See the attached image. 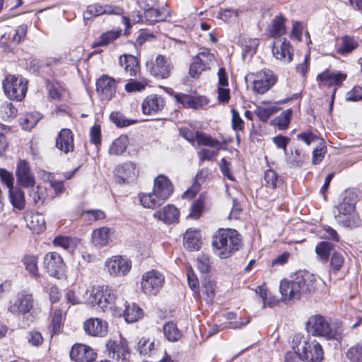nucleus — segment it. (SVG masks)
Returning <instances> with one entry per match:
<instances>
[{
	"instance_id": "obj_1",
	"label": "nucleus",
	"mask_w": 362,
	"mask_h": 362,
	"mask_svg": "<svg viewBox=\"0 0 362 362\" xmlns=\"http://www.w3.org/2000/svg\"><path fill=\"white\" fill-rule=\"evenodd\" d=\"M320 280L308 271H300L291 280H282L279 291L285 300L299 299L303 293L314 291Z\"/></svg>"
},
{
	"instance_id": "obj_2",
	"label": "nucleus",
	"mask_w": 362,
	"mask_h": 362,
	"mask_svg": "<svg viewBox=\"0 0 362 362\" xmlns=\"http://www.w3.org/2000/svg\"><path fill=\"white\" fill-rule=\"evenodd\" d=\"M241 245V235L236 230L230 228L219 229L212 241L214 252L221 259L230 257Z\"/></svg>"
},
{
	"instance_id": "obj_3",
	"label": "nucleus",
	"mask_w": 362,
	"mask_h": 362,
	"mask_svg": "<svg viewBox=\"0 0 362 362\" xmlns=\"http://www.w3.org/2000/svg\"><path fill=\"white\" fill-rule=\"evenodd\" d=\"M93 295L94 306L97 305L103 312L113 317H122L124 300L117 298L112 287L107 285L93 287Z\"/></svg>"
},
{
	"instance_id": "obj_4",
	"label": "nucleus",
	"mask_w": 362,
	"mask_h": 362,
	"mask_svg": "<svg viewBox=\"0 0 362 362\" xmlns=\"http://www.w3.org/2000/svg\"><path fill=\"white\" fill-rule=\"evenodd\" d=\"M292 347L300 360L305 362H320L323 358L321 345L309 334H296L292 340Z\"/></svg>"
},
{
	"instance_id": "obj_5",
	"label": "nucleus",
	"mask_w": 362,
	"mask_h": 362,
	"mask_svg": "<svg viewBox=\"0 0 362 362\" xmlns=\"http://www.w3.org/2000/svg\"><path fill=\"white\" fill-rule=\"evenodd\" d=\"M173 190L172 182H153L152 192H141L138 198L144 208L155 209L171 196Z\"/></svg>"
},
{
	"instance_id": "obj_6",
	"label": "nucleus",
	"mask_w": 362,
	"mask_h": 362,
	"mask_svg": "<svg viewBox=\"0 0 362 362\" xmlns=\"http://www.w3.org/2000/svg\"><path fill=\"white\" fill-rule=\"evenodd\" d=\"M165 281L164 274L156 269L144 272L141 279V289L147 296H155L163 288Z\"/></svg>"
},
{
	"instance_id": "obj_7",
	"label": "nucleus",
	"mask_w": 362,
	"mask_h": 362,
	"mask_svg": "<svg viewBox=\"0 0 362 362\" xmlns=\"http://www.w3.org/2000/svg\"><path fill=\"white\" fill-rule=\"evenodd\" d=\"M247 83L252 85V90L259 94L268 91L276 82V76L270 70H264L256 74L250 73L245 77Z\"/></svg>"
},
{
	"instance_id": "obj_8",
	"label": "nucleus",
	"mask_w": 362,
	"mask_h": 362,
	"mask_svg": "<svg viewBox=\"0 0 362 362\" xmlns=\"http://www.w3.org/2000/svg\"><path fill=\"white\" fill-rule=\"evenodd\" d=\"M2 86L6 95L11 100L21 101L27 92V81L21 76L8 74Z\"/></svg>"
},
{
	"instance_id": "obj_9",
	"label": "nucleus",
	"mask_w": 362,
	"mask_h": 362,
	"mask_svg": "<svg viewBox=\"0 0 362 362\" xmlns=\"http://www.w3.org/2000/svg\"><path fill=\"white\" fill-rule=\"evenodd\" d=\"M216 62L215 54L208 48L202 47L192 59L189 74L193 78H198L203 71L211 69Z\"/></svg>"
},
{
	"instance_id": "obj_10",
	"label": "nucleus",
	"mask_w": 362,
	"mask_h": 362,
	"mask_svg": "<svg viewBox=\"0 0 362 362\" xmlns=\"http://www.w3.org/2000/svg\"><path fill=\"white\" fill-rule=\"evenodd\" d=\"M308 330L314 336L322 337L327 339H339L341 337V333L337 329H333L326 318L321 315H314L309 318Z\"/></svg>"
},
{
	"instance_id": "obj_11",
	"label": "nucleus",
	"mask_w": 362,
	"mask_h": 362,
	"mask_svg": "<svg viewBox=\"0 0 362 362\" xmlns=\"http://www.w3.org/2000/svg\"><path fill=\"white\" fill-rule=\"evenodd\" d=\"M43 265L46 272L51 276L59 279L64 276L66 264L61 255L57 252L47 253L44 257Z\"/></svg>"
},
{
	"instance_id": "obj_12",
	"label": "nucleus",
	"mask_w": 362,
	"mask_h": 362,
	"mask_svg": "<svg viewBox=\"0 0 362 362\" xmlns=\"http://www.w3.org/2000/svg\"><path fill=\"white\" fill-rule=\"evenodd\" d=\"M108 356L117 362H132L128 342L125 339L119 341L110 339L106 344Z\"/></svg>"
},
{
	"instance_id": "obj_13",
	"label": "nucleus",
	"mask_w": 362,
	"mask_h": 362,
	"mask_svg": "<svg viewBox=\"0 0 362 362\" xmlns=\"http://www.w3.org/2000/svg\"><path fill=\"white\" fill-rule=\"evenodd\" d=\"M147 67L153 76L159 79H165L170 76L174 66L169 57L159 54L154 62L147 64Z\"/></svg>"
},
{
	"instance_id": "obj_14",
	"label": "nucleus",
	"mask_w": 362,
	"mask_h": 362,
	"mask_svg": "<svg viewBox=\"0 0 362 362\" xmlns=\"http://www.w3.org/2000/svg\"><path fill=\"white\" fill-rule=\"evenodd\" d=\"M105 265L111 276H123L127 275L131 270L132 261L122 256L116 255L108 258Z\"/></svg>"
},
{
	"instance_id": "obj_15",
	"label": "nucleus",
	"mask_w": 362,
	"mask_h": 362,
	"mask_svg": "<svg viewBox=\"0 0 362 362\" xmlns=\"http://www.w3.org/2000/svg\"><path fill=\"white\" fill-rule=\"evenodd\" d=\"M124 9L119 6L110 4L100 5L98 4H91L87 6L83 13L85 19H90L100 15H117L122 16Z\"/></svg>"
},
{
	"instance_id": "obj_16",
	"label": "nucleus",
	"mask_w": 362,
	"mask_h": 362,
	"mask_svg": "<svg viewBox=\"0 0 362 362\" xmlns=\"http://www.w3.org/2000/svg\"><path fill=\"white\" fill-rule=\"evenodd\" d=\"M272 54L276 59L284 63H289L293 59V50L286 39L279 38L274 41Z\"/></svg>"
},
{
	"instance_id": "obj_17",
	"label": "nucleus",
	"mask_w": 362,
	"mask_h": 362,
	"mask_svg": "<svg viewBox=\"0 0 362 362\" xmlns=\"http://www.w3.org/2000/svg\"><path fill=\"white\" fill-rule=\"evenodd\" d=\"M83 329L90 336L104 337L108 332V323L100 318L91 317L83 322Z\"/></svg>"
},
{
	"instance_id": "obj_18",
	"label": "nucleus",
	"mask_w": 362,
	"mask_h": 362,
	"mask_svg": "<svg viewBox=\"0 0 362 362\" xmlns=\"http://www.w3.org/2000/svg\"><path fill=\"white\" fill-rule=\"evenodd\" d=\"M358 199V191L355 189H347L344 191L338 199L336 206L337 213L356 210V204Z\"/></svg>"
},
{
	"instance_id": "obj_19",
	"label": "nucleus",
	"mask_w": 362,
	"mask_h": 362,
	"mask_svg": "<svg viewBox=\"0 0 362 362\" xmlns=\"http://www.w3.org/2000/svg\"><path fill=\"white\" fill-rule=\"evenodd\" d=\"M116 80L107 76H102L96 82L97 91L102 100H110L116 93Z\"/></svg>"
},
{
	"instance_id": "obj_20",
	"label": "nucleus",
	"mask_w": 362,
	"mask_h": 362,
	"mask_svg": "<svg viewBox=\"0 0 362 362\" xmlns=\"http://www.w3.org/2000/svg\"><path fill=\"white\" fill-rule=\"evenodd\" d=\"M70 357L77 362H93L97 357L96 352L90 346L76 344L70 351Z\"/></svg>"
},
{
	"instance_id": "obj_21",
	"label": "nucleus",
	"mask_w": 362,
	"mask_h": 362,
	"mask_svg": "<svg viewBox=\"0 0 362 362\" xmlns=\"http://www.w3.org/2000/svg\"><path fill=\"white\" fill-rule=\"evenodd\" d=\"M33 298L31 294L21 293L11 304L8 310L15 315H25L29 313L33 308Z\"/></svg>"
},
{
	"instance_id": "obj_22",
	"label": "nucleus",
	"mask_w": 362,
	"mask_h": 362,
	"mask_svg": "<svg viewBox=\"0 0 362 362\" xmlns=\"http://www.w3.org/2000/svg\"><path fill=\"white\" fill-rule=\"evenodd\" d=\"M165 106L164 98L157 94L147 95L143 100L142 112L146 115H154L160 112Z\"/></svg>"
},
{
	"instance_id": "obj_23",
	"label": "nucleus",
	"mask_w": 362,
	"mask_h": 362,
	"mask_svg": "<svg viewBox=\"0 0 362 362\" xmlns=\"http://www.w3.org/2000/svg\"><path fill=\"white\" fill-rule=\"evenodd\" d=\"M346 75L338 71H330L325 70L319 74L317 76L320 86L332 87H339L342 82L346 79Z\"/></svg>"
},
{
	"instance_id": "obj_24",
	"label": "nucleus",
	"mask_w": 362,
	"mask_h": 362,
	"mask_svg": "<svg viewBox=\"0 0 362 362\" xmlns=\"http://www.w3.org/2000/svg\"><path fill=\"white\" fill-rule=\"evenodd\" d=\"M334 218L337 223L344 228H355L361 225V219L356 210L337 213Z\"/></svg>"
},
{
	"instance_id": "obj_25",
	"label": "nucleus",
	"mask_w": 362,
	"mask_h": 362,
	"mask_svg": "<svg viewBox=\"0 0 362 362\" xmlns=\"http://www.w3.org/2000/svg\"><path fill=\"white\" fill-rule=\"evenodd\" d=\"M114 229L103 226L95 229L92 232L91 242L95 247L102 248L108 245L111 236L114 234Z\"/></svg>"
},
{
	"instance_id": "obj_26",
	"label": "nucleus",
	"mask_w": 362,
	"mask_h": 362,
	"mask_svg": "<svg viewBox=\"0 0 362 362\" xmlns=\"http://www.w3.org/2000/svg\"><path fill=\"white\" fill-rule=\"evenodd\" d=\"M6 187L8 189L9 199L13 206L18 210H22L25 208V200L24 192L18 185L14 186V182H4ZM19 184V182H17Z\"/></svg>"
},
{
	"instance_id": "obj_27",
	"label": "nucleus",
	"mask_w": 362,
	"mask_h": 362,
	"mask_svg": "<svg viewBox=\"0 0 362 362\" xmlns=\"http://www.w3.org/2000/svg\"><path fill=\"white\" fill-rule=\"evenodd\" d=\"M56 147L67 153L74 149V135L69 129H62L56 139Z\"/></svg>"
},
{
	"instance_id": "obj_28",
	"label": "nucleus",
	"mask_w": 362,
	"mask_h": 362,
	"mask_svg": "<svg viewBox=\"0 0 362 362\" xmlns=\"http://www.w3.org/2000/svg\"><path fill=\"white\" fill-rule=\"evenodd\" d=\"M153 216L165 223L170 224L178 220L180 212L174 205L168 204L162 209L156 211Z\"/></svg>"
},
{
	"instance_id": "obj_29",
	"label": "nucleus",
	"mask_w": 362,
	"mask_h": 362,
	"mask_svg": "<svg viewBox=\"0 0 362 362\" xmlns=\"http://www.w3.org/2000/svg\"><path fill=\"white\" fill-rule=\"evenodd\" d=\"M79 243L80 240L77 238L65 235H57L52 241L54 247H61L70 253L74 252Z\"/></svg>"
},
{
	"instance_id": "obj_30",
	"label": "nucleus",
	"mask_w": 362,
	"mask_h": 362,
	"mask_svg": "<svg viewBox=\"0 0 362 362\" xmlns=\"http://www.w3.org/2000/svg\"><path fill=\"white\" fill-rule=\"evenodd\" d=\"M27 226L34 233H40L45 229V221L43 215L38 212H32L25 216Z\"/></svg>"
},
{
	"instance_id": "obj_31",
	"label": "nucleus",
	"mask_w": 362,
	"mask_h": 362,
	"mask_svg": "<svg viewBox=\"0 0 362 362\" xmlns=\"http://www.w3.org/2000/svg\"><path fill=\"white\" fill-rule=\"evenodd\" d=\"M358 47L357 41L353 37L344 35L337 40L336 49L338 54L346 55Z\"/></svg>"
},
{
	"instance_id": "obj_32",
	"label": "nucleus",
	"mask_w": 362,
	"mask_h": 362,
	"mask_svg": "<svg viewBox=\"0 0 362 362\" xmlns=\"http://www.w3.org/2000/svg\"><path fill=\"white\" fill-rule=\"evenodd\" d=\"M120 66L130 76H135L139 71L138 59L130 54H124L119 57Z\"/></svg>"
},
{
	"instance_id": "obj_33",
	"label": "nucleus",
	"mask_w": 362,
	"mask_h": 362,
	"mask_svg": "<svg viewBox=\"0 0 362 362\" xmlns=\"http://www.w3.org/2000/svg\"><path fill=\"white\" fill-rule=\"evenodd\" d=\"M122 316H124L126 322L133 323L142 317L143 310L134 303L127 305L124 303Z\"/></svg>"
},
{
	"instance_id": "obj_34",
	"label": "nucleus",
	"mask_w": 362,
	"mask_h": 362,
	"mask_svg": "<svg viewBox=\"0 0 362 362\" xmlns=\"http://www.w3.org/2000/svg\"><path fill=\"white\" fill-rule=\"evenodd\" d=\"M137 172L136 164L132 162L119 165L115 169L116 175L122 181H126L134 177Z\"/></svg>"
},
{
	"instance_id": "obj_35",
	"label": "nucleus",
	"mask_w": 362,
	"mask_h": 362,
	"mask_svg": "<svg viewBox=\"0 0 362 362\" xmlns=\"http://www.w3.org/2000/svg\"><path fill=\"white\" fill-rule=\"evenodd\" d=\"M285 22L286 19L282 16H275L269 25L268 31L270 35L276 37L285 35L286 33Z\"/></svg>"
},
{
	"instance_id": "obj_36",
	"label": "nucleus",
	"mask_w": 362,
	"mask_h": 362,
	"mask_svg": "<svg viewBox=\"0 0 362 362\" xmlns=\"http://www.w3.org/2000/svg\"><path fill=\"white\" fill-rule=\"evenodd\" d=\"M184 245L189 250H199L200 248V236L197 230H187L184 236Z\"/></svg>"
},
{
	"instance_id": "obj_37",
	"label": "nucleus",
	"mask_w": 362,
	"mask_h": 362,
	"mask_svg": "<svg viewBox=\"0 0 362 362\" xmlns=\"http://www.w3.org/2000/svg\"><path fill=\"white\" fill-rule=\"evenodd\" d=\"M17 181H35L29 164L25 160H20L16 165Z\"/></svg>"
},
{
	"instance_id": "obj_38",
	"label": "nucleus",
	"mask_w": 362,
	"mask_h": 362,
	"mask_svg": "<svg viewBox=\"0 0 362 362\" xmlns=\"http://www.w3.org/2000/svg\"><path fill=\"white\" fill-rule=\"evenodd\" d=\"M122 35L121 30H110L103 33L100 36L93 42V46L101 47L106 46L110 43L113 42L115 40L118 39Z\"/></svg>"
},
{
	"instance_id": "obj_39",
	"label": "nucleus",
	"mask_w": 362,
	"mask_h": 362,
	"mask_svg": "<svg viewBox=\"0 0 362 362\" xmlns=\"http://www.w3.org/2000/svg\"><path fill=\"white\" fill-rule=\"evenodd\" d=\"M333 249L334 245L332 243L327 241L319 243L315 249L317 259L322 263L327 262L330 252Z\"/></svg>"
},
{
	"instance_id": "obj_40",
	"label": "nucleus",
	"mask_w": 362,
	"mask_h": 362,
	"mask_svg": "<svg viewBox=\"0 0 362 362\" xmlns=\"http://www.w3.org/2000/svg\"><path fill=\"white\" fill-rule=\"evenodd\" d=\"M129 145V139L126 135H121L113 141L109 148V152L112 155H121Z\"/></svg>"
},
{
	"instance_id": "obj_41",
	"label": "nucleus",
	"mask_w": 362,
	"mask_h": 362,
	"mask_svg": "<svg viewBox=\"0 0 362 362\" xmlns=\"http://www.w3.org/2000/svg\"><path fill=\"white\" fill-rule=\"evenodd\" d=\"M163 333L169 341H177L182 336V332L178 329L177 325L169 322L163 326Z\"/></svg>"
},
{
	"instance_id": "obj_42",
	"label": "nucleus",
	"mask_w": 362,
	"mask_h": 362,
	"mask_svg": "<svg viewBox=\"0 0 362 362\" xmlns=\"http://www.w3.org/2000/svg\"><path fill=\"white\" fill-rule=\"evenodd\" d=\"M41 119V115L38 112H30L24 114L20 119L22 127L25 130L32 129Z\"/></svg>"
},
{
	"instance_id": "obj_43",
	"label": "nucleus",
	"mask_w": 362,
	"mask_h": 362,
	"mask_svg": "<svg viewBox=\"0 0 362 362\" xmlns=\"http://www.w3.org/2000/svg\"><path fill=\"white\" fill-rule=\"evenodd\" d=\"M65 319V313L59 309L54 310L52 315L50 329L52 335L60 332L62 325Z\"/></svg>"
},
{
	"instance_id": "obj_44",
	"label": "nucleus",
	"mask_w": 362,
	"mask_h": 362,
	"mask_svg": "<svg viewBox=\"0 0 362 362\" xmlns=\"http://www.w3.org/2000/svg\"><path fill=\"white\" fill-rule=\"evenodd\" d=\"M37 257L35 255H27L23 259V264L28 273L35 278L40 277L37 267Z\"/></svg>"
},
{
	"instance_id": "obj_45",
	"label": "nucleus",
	"mask_w": 362,
	"mask_h": 362,
	"mask_svg": "<svg viewBox=\"0 0 362 362\" xmlns=\"http://www.w3.org/2000/svg\"><path fill=\"white\" fill-rule=\"evenodd\" d=\"M195 141L197 142L198 145L218 147V149H219L221 146V142L218 140L199 132H197V137Z\"/></svg>"
},
{
	"instance_id": "obj_46",
	"label": "nucleus",
	"mask_w": 362,
	"mask_h": 362,
	"mask_svg": "<svg viewBox=\"0 0 362 362\" xmlns=\"http://www.w3.org/2000/svg\"><path fill=\"white\" fill-rule=\"evenodd\" d=\"M110 119L118 127H125L136 122L135 120L127 119L119 112H112L110 115Z\"/></svg>"
},
{
	"instance_id": "obj_47",
	"label": "nucleus",
	"mask_w": 362,
	"mask_h": 362,
	"mask_svg": "<svg viewBox=\"0 0 362 362\" xmlns=\"http://www.w3.org/2000/svg\"><path fill=\"white\" fill-rule=\"evenodd\" d=\"M291 115L292 110L291 109H288L282 112L275 119V124L277 125L279 129L284 130L288 128L291 121Z\"/></svg>"
},
{
	"instance_id": "obj_48",
	"label": "nucleus",
	"mask_w": 362,
	"mask_h": 362,
	"mask_svg": "<svg viewBox=\"0 0 362 362\" xmlns=\"http://www.w3.org/2000/svg\"><path fill=\"white\" fill-rule=\"evenodd\" d=\"M214 284L209 279H204L202 283L201 291L206 296V300L209 303L213 300L214 296Z\"/></svg>"
},
{
	"instance_id": "obj_49",
	"label": "nucleus",
	"mask_w": 362,
	"mask_h": 362,
	"mask_svg": "<svg viewBox=\"0 0 362 362\" xmlns=\"http://www.w3.org/2000/svg\"><path fill=\"white\" fill-rule=\"evenodd\" d=\"M147 85V81H138L131 79L125 84L124 90L127 93L141 92L145 89Z\"/></svg>"
},
{
	"instance_id": "obj_50",
	"label": "nucleus",
	"mask_w": 362,
	"mask_h": 362,
	"mask_svg": "<svg viewBox=\"0 0 362 362\" xmlns=\"http://www.w3.org/2000/svg\"><path fill=\"white\" fill-rule=\"evenodd\" d=\"M347 358L352 362L362 361V344L351 347L346 354Z\"/></svg>"
},
{
	"instance_id": "obj_51",
	"label": "nucleus",
	"mask_w": 362,
	"mask_h": 362,
	"mask_svg": "<svg viewBox=\"0 0 362 362\" xmlns=\"http://www.w3.org/2000/svg\"><path fill=\"white\" fill-rule=\"evenodd\" d=\"M305 161V155L298 149H295L288 158V163L291 167H300Z\"/></svg>"
},
{
	"instance_id": "obj_52",
	"label": "nucleus",
	"mask_w": 362,
	"mask_h": 362,
	"mask_svg": "<svg viewBox=\"0 0 362 362\" xmlns=\"http://www.w3.org/2000/svg\"><path fill=\"white\" fill-rule=\"evenodd\" d=\"M344 263L343 255L339 252H334L331 256L330 266L334 273L339 272Z\"/></svg>"
},
{
	"instance_id": "obj_53",
	"label": "nucleus",
	"mask_w": 362,
	"mask_h": 362,
	"mask_svg": "<svg viewBox=\"0 0 362 362\" xmlns=\"http://www.w3.org/2000/svg\"><path fill=\"white\" fill-rule=\"evenodd\" d=\"M77 293L79 298H86V300L83 301V303H86L94 306L95 296L93 295V288L91 291L85 286H80L77 290Z\"/></svg>"
},
{
	"instance_id": "obj_54",
	"label": "nucleus",
	"mask_w": 362,
	"mask_h": 362,
	"mask_svg": "<svg viewBox=\"0 0 362 362\" xmlns=\"http://www.w3.org/2000/svg\"><path fill=\"white\" fill-rule=\"evenodd\" d=\"M276 107H259L257 109V115L262 122H267L269 118L276 112Z\"/></svg>"
},
{
	"instance_id": "obj_55",
	"label": "nucleus",
	"mask_w": 362,
	"mask_h": 362,
	"mask_svg": "<svg viewBox=\"0 0 362 362\" xmlns=\"http://www.w3.org/2000/svg\"><path fill=\"white\" fill-rule=\"evenodd\" d=\"M28 27L27 25L23 24L19 25L13 32L12 34V37L11 40V42L13 44L17 45L21 42L27 33Z\"/></svg>"
},
{
	"instance_id": "obj_56",
	"label": "nucleus",
	"mask_w": 362,
	"mask_h": 362,
	"mask_svg": "<svg viewBox=\"0 0 362 362\" xmlns=\"http://www.w3.org/2000/svg\"><path fill=\"white\" fill-rule=\"evenodd\" d=\"M154 342L146 338L141 339L138 343V349L140 354L144 356L149 355L154 349Z\"/></svg>"
},
{
	"instance_id": "obj_57",
	"label": "nucleus",
	"mask_w": 362,
	"mask_h": 362,
	"mask_svg": "<svg viewBox=\"0 0 362 362\" xmlns=\"http://www.w3.org/2000/svg\"><path fill=\"white\" fill-rule=\"evenodd\" d=\"M231 124L232 127L235 131H242L244 129V121L240 116L239 112L235 110L231 109Z\"/></svg>"
},
{
	"instance_id": "obj_58",
	"label": "nucleus",
	"mask_w": 362,
	"mask_h": 362,
	"mask_svg": "<svg viewBox=\"0 0 362 362\" xmlns=\"http://www.w3.org/2000/svg\"><path fill=\"white\" fill-rule=\"evenodd\" d=\"M197 267L202 273H207L210 269V259L207 255H200L197 257Z\"/></svg>"
},
{
	"instance_id": "obj_59",
	"label": "nucleus",
	"mask_w": 362,
	"mask_h": 362,
	"mask_svg": "<svg viewBox=\"0 0 362 362\" xmlns=\"http://www.w3.org/2000/svg\"><path fill=\"white\" fill-rule=\"evenodd\" d=\"M144 15L146 20L150 22H156L163 20L161 13L158 8H150L148 9H146Z\"/></svg>"
},
{
	"instance_id": "obj_60",
	"label": "nucleus",
	"mask_w": 362,
	"mask_h": 362,
	"mask_svg": "<svg viewBox=\"0 0 362 362\" xmlns=\"http://www.w3.org/2000/svg\"><path fill=\"white\" fill-rule=\"evenodd\" d=\"M28 341L30 344L38 346L41 345L43 342V337L41 333L38 331H30L28 334L27 337Z\"/></svg>"
},
{
	"instance_id": "obj_61",
	"label": "nucleus",
	"mask_w": 362,
	"mask_h": 362,
	"mask_svg": "<svg viewBox=\"0 0 362 362\" xmlns=\"http://www.w3.org/2000/svg\"><path fill=\"white\" fill-rule=\"evenodd\" d=\"M65 299L68 303L72 305L83 303V301L86 300V298H79L78 293L74 290H68L65 294Z\"/></svg>"
},
{
	"instance_id": "obj_62",
	"label": "nucleus",
	"mask_w": 362,
	"mask_h": 362,
	"mask_svg": "<svg viewBox=\"0 0 362 362\" xmlns=\"http://www.w3.org/2000/svg\"><path fill=\"white\" fill-rule=\"evenodd\" d=\"M174 98L184 107L191 108L192 96L190 95L177 93L173 95Z\"/></svg>"
},
{
	"instance_id": "obj_63",
	"label": "nucleus",
	"mask_w": 362,
	"mask_h": 362,
	"mask_svg": "<svg viewBox=\"0 0 362 362\" xmlns=\"http://www.w3.org/2000/svg\"><path fill=\"white\" fill-rule=\"evenodd\" d=\"M203 208V202L200 200H197L191 206L189 216L193 218H198L202 213Z\"/></svg>"
},
{
	"instance_id": "obj_64",
	"label": "nucleus",
	"mask_w": 362,
	"mask_h": 362,
	"mask_svg": "<svg viewBox=\"0 0 362 362\" xmlns=\"http://www.w3.org/2000/svg\"><path fill=\"white\" fill-rule=\"evenodd\" d=\"M362 99V88L354 86L346 95V100L349 101H358Z\"/></svg>"
}]
</instances>
